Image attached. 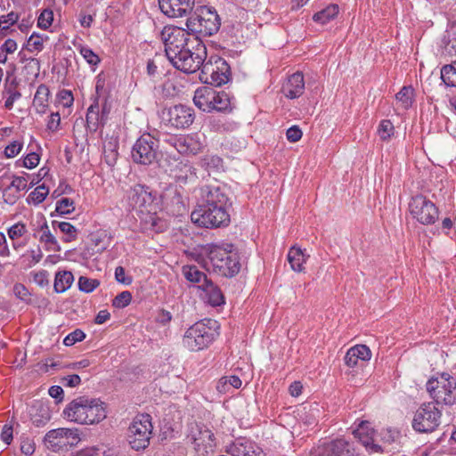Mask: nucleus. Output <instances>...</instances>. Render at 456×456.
<instances>
[{"label":"nucleus","mask_w":456,"mask_h":456,"mask_svg":"<svg viewBox=\"0 0 456 456\" xmlns=\"http://www.w3.org/2000/svg\"><path fill=\"white\" fill-rule=\"evenodd\" d=\"M165 53L173 66L184 72L194 73L200 69V79L215 86L226 84L231 76L230 66L219 56L207 58V48L198 37H190L184 29L173 27L162 31Z\"/></svg>","instance_id":"1"},{"label":"nucleus","mask_w":456,"mask_h":456,"mask_svg":"<svg viewBox=\"0 0 456 456\" xmlns=\"http://www.w3.org/2000/svg\"><path fill=\"white\" fill-rule=\"evenodd\" d=\"M231 208L232 201L224 186L206 184L200 189V202L191 212V219L202 228L226 227L231 222Z\"/></svg>","instance_id":"2"},{"label":"nucleus","mask_w":456,"mask_h":456,"mask_svg":"<svg viewBox=\"0 0 456 456\" xmlns=\"http://www.w3.org/2000/svg\"><path fill=\"white\" fill-rule=\"evenodd\" d=\"M63 413L70 421L84 425L99 423L107 416L104 403L100 399L87 396H79L72 400Z\"/></svg>","instance_id":"3"},{"label":"nucleus","mask_w":456,"mask_h":456,"mask_svg":"<svg viewBox=\"0 0 456 456\" xmlns=\"http://www.w3.org/2000/svg\"><path fill=\"white\" fill-rule=\"evenodd\" d=\"M221 21L216 11L207 5L198 6L187 19L186 27L191 34L210 37L220 28Z\"/></svg>","instance_id":"4"},{"label":"nucleus","mask_w":456,"mask_h":456,"mask_svg":"<svg viewBox=\"0 0 456 456\" xmlns=\"http://www.w3.org/2000/svg\"><path fill=\"white\" fill-rule=\"evenodd\" d=\"M210 319L194 323L184 333L183 338V346L192 352H197L208 346L214 340L215 331L210 324Z\"/></svg>","instance_id":"5"},{"label":"nucleus","mask_w":456,"mask_h":456,"mask_svg":"<svg viewBox=\"0 0 456 456\" xmlns=\"http://www.w3.org/2000/svg\"><path fill=\"white\" fill-rule=\"evenodd\" d=\"M133 160L141 165H151L159 160L161 151L159 142L149 133L142 134L132 148Z\"/></svg>","instance_id":"6"},{"label":"nucleus","mask_w":456,"mask_h":456,"mask_svg":"<svg viewBox=\"0 0 456 456\" xmlns=\"http://www.w3.org/2000/svg\"><path fill=\"white\" fill-rule=\"evenodd\" d=\"M208 259L214 271L223 276L232 277L237 274L240 268L237 253L219 246L211 248Z\"/></svg>","instance_id":"7"},{"label":"nucleus","mask_w":456,"mask_h":456,"mask_svg":"<svg viewBox=\"0 0 456 456\" xmlns=\"http://www.w3.org/2000/svg\"><path fill=\"white\" fill-rule=\"evenodd\" d=\"M441 417L442 411L436 403H423L414 413L412 428L419 433H432L440 426Z\"/></svg>","instance_id":"8"},{"label":"nucleus","mask_w":456,"mask_h":456,"mask_svg":"<svg viewBox=\"0 0 456 456\" xmlns=\"http://www.w3.org/2000/svg\"><path fill=\"white\" fill-rule=\"evenodd\" d=\"M152 430L151 418L149 414L136 416L128 428L127 440L132 449L144 450L150 444Z\"/></svg>","instance_id":"9"},{"label":"nucleus","mask_w":456,"mask_h":456,"mask_svg":"<svg viewBox=\"0 0 456 456\" xmlns=\"http://www.w3.org/2000/svg\"><path fill=\"white\" fill-rule=\"evenodd\" d=\"M80 441L77 428H56L50 430L45 436V444L53 452H68Z\"/></svg>","instance_id":"10"},{"label":"nucleus","mask_w":456,"mask_h":456,"mask_svg":"<svg viewBox=\"0 0 456 456\" xmlns=\"http://www.w3.org/2000/svg\"><path fill=\"white\" fill-rule=\"evenodd\" d=\"M409 210L412 217L424 225L435 224L439 216L435 203L423 195H416L411 198Z\"/></svg>","instance_id":"11"},{"label":"nucleus","mask_w":456,"mask_h":456,"mask_svg":"<svg viewBox=\"0 0 456 456\" xmlns=\"http://www.w3.org/2000/svg\"><path fill=\"white\" fill-rule=\"evenodd\" d=\"M167 172L181 188L194 185L198 180L196 168L188 161L174 159L169 163Z\"/></svg>","instance_id":"12"},{"label":"nucleus","mask_w":456,"mask_h":456,"mask_svg":"<svg viewBox=\"0 0 456 456\" xmlns=\"http://www.w3.org/2000/svg\"><path fill=\"white\" fill-rule=\"evenodd\" d=\"M437 385L435 379H430L426 384V388L436 404L453 405L456 403V382H447Z\"/></svg>","instance_id":"13"},{"label":"nucleus","mask_w":456,"mask_h":456,"mask_svg":"<svg viewBox=\"0 0 456 456\" xmlns=\"http://www.w3.org/2000/svg\"><path fill=\"white\" fill-rule=\"evenodd\" d=\"M310 456H354L350 444L344 439H336L318 445Z\"/></svg>","instance_id":"14"},{"label":"nucleus","mask_w":456,"mask_h":456,"mask_svg":"<svg viewBox=\"0 0 456 456\" xmlns=\"http://www.w3.org/2000/svg\"><path fill=\"white\" fill-rule=\"evenodd\" d=\"M195 0H159L161 12L170 18L185 16L191 12Z\"/></svg>","instance_id":"15"},{"label":"nucleus","mask_w":456,"mask_h":456,"mask_svg":"<svg viewBox=\"0 0 456 456\" xmlns=\"http://www.w3.org/2000/svg\"><path fill=\"white\" fill-rule=\"evenodd\" d=\"M167 121L175 128L190 126L194 120V111L191 108L179 104L167 110Z\"/></svg>","instance_id":"16"},{"label":"nucleus","mask_w":456,"mask_h":456,"mask_svg":"<svg viewBox=\"0 0 456 456\" xmlns=\"http://www.w3.org/2000/svg\"><path fill=\"white\" fill-rule=\"evenodd\" d=\"M226 452L231 456H265L256 443L247 439L235 440Z\"/></svg>","instance_id":"17"},{"label":"nucleus","mask_w":456,"mask_h":456,"mask_svg":"<svg viewBox=\"0 0 456 456\" xmlns=\"http://www.w3.org/2000/svg\"><path fill=\"white\" fill-rule=\"evenodd\" d=\"M130 205L141 211L150 207L153 202V196L149 189L142 184H135L129 192Z\"/></svg>","instance_id":"18"},{"label":"nucleus","mask_w":456,"mask_h":456,"mask_svg":"<svg viewBox=\"0 0 456 456\" xmlns=\"http://www.w3.org/2000/svg\"><path fill=\"white\" fill-rule=\"evenodd\" d=\"M28 414L33 425L37 428L45 426L51 419V411L47 403L40 400L31 403Z\"/></svg>","instance_id":"19"},{"label":"nucleus","mask_w":456,"mask_h":456,"mask_svg":"<svg viewBox=\"0 0 456 456\" xmlns=\"http://www.w3.org/2000/svg\"><path fill=\"white\" fill-rule=\"evenodd\" d=\"M305 90L304 76L301 72L291 75L283 85L282 91L286 97L294 99L299 97Z\"/></svg>","instance_id":"20"},{"label":"nucleus","mask_w":456,"mask_h":456,"mask_svg":"<svg viewBox=\"0 0 456 456\" xmlns=\"http://www.w3.org/2000/svg\"><path fill=\"white\" fill-rule=\"evenodd\" d=\"M215 89L209 86L198 88L194 93L193 102L201 110L211 112V103L215 99Z\"/></svg>","instance_id":"21"},{"label":"nucleus","mask_w":456,"mask_h":456,"mask_svg":"<svg viewBox=\"0 0 456 456\" xmlns=\"http://www.w3.org/2000/svg\"><path fill=\"white\" fill-rule=\"evenodd\" d=\"M205 293L208 303L213 306H218L224 303V297L220 289L209 280L205 285H198Z\"/></svg>","instance_id":"22"},{"label":"nucleus","mask_w":456,"mask_h":456,"mask_svg":"<svg viewBox=\"0 0 456 456\" xmlns=\"http://www.w3.org/2000/svg\"><path fill=\"white\" fill-rule=\"evenodd\" d=\"M213 433L208 428H200L197 425L194 428H191V433L188 436V438L194 444L195 449L200 448V446L207 447L208 445L211 446V442L213 441Z\"/></svg>","instance_id":"23"},{"label":"nucleus","mask_w":456,"mask_h":456,"mask_svg":"<svg viewBox=\"0 0 456 456\" xmlns=\"http://www.w3.org/2000/svg\"><path fill=\"white\" fill-rule=\"evenodd\" d=\"M86 121V126L90 132H96L99 126L105 125V122L100 115V106L97 99H95L94 102L88 108Z\"/></svg>","instance_id":"24"},{"label":"nucleus","mask_w":456,"mask_h":456,"mask_svg":"<svg viewBox=\"0 0 456 456\" xmlns=\"http://www.w3.org/2000/svg\"><path fill=\"white\" fill-rule=\"evenodd\" d=\"M441 54L444 57L456 56V31L448 29L445 31L441 42Z\"/></svg>","instance_id":"25"},{"label":"nucleus","mask_w":456,"mask_h":456,"mask_svg":"<svg viewBox=\"0 0 456 456\" xmlns=\"http://www.w3.org/2000/svg\"><path fill=\"white\" fill-rule=\"evenodd\" d=\"M50 91L45 85H40L35 94L33 99V107L36 109L37 113H45L48 108Z\"/></svg>","instance_id":"26"},{"label":"nucleus","mask_w":456,"mask_h":456,"mask_svg":"<svg viewBox=\"0 0 456 456\" xmlns=\"http://www.w3.org/2000/svg\"><path fill=\"white\" fill-rule=\"evenodd\" d=\"M20 15L15 12H11L6 15L0 16V37H5L16 32L13 26L19 21Z\"/></svg>","instance_id":"27"},{"label":"nucleus","mask_w":456,"mask_h":456,"mask_svg":"<svg viewBox=\"0 0 456 456\" xmlns=\"http://www.w3.org/2000/svg\"><path fill=\"white\" fill-rule=\"evenodd\" d=\"M241 384L242 382L238 376H224L218 380L216 389L221 394H227L232 392L233 389L240 388Z\"/></svg>","instance_id":"28"},{"label":"nucleus","mask_w":456,"mask_h":456,"mask_svg":"<svg viewBox=\"0 0 456 456\" xmlns=\"http://www.w3.org/2000/svg\"><path fill=\"white\" fill-rule=\"evenodd\" d=\"M74 276L71 272L60 271L56 273L53 288L55 292L62 293L66 291L73 283Z\"/></svg>","instance_id":"29"},{"label":"nucleus","mask_w":456,"mask_h":456,"mask_svg":"<svg viewBox=\"0 0 456 456\" xmlns=\"http://www.w3.org/2000/svg\"><path fill=\"white\" fill-rule=\"evenodd\" d=\"M183 274L187 281L193 283H198V285H205L209 281L207 275L200 272L195 265L183 266Z\"/></svg>","instance_id":"30"},{"label":"nucleus","mask_w":456,"mask_h":456,"mask_svg":"<svg viewBox=\"0 0 456 456\" xmlns=\"http://www.w3.org/2000/svg\"><path fill=\"white\" fill-rule=\"evenodd\" d=\"M288 261L294 271L301 272L305 262V255L300 248L293 246L289 251Z\"/></svg>","instance_id":"31"},{"label":"nucleus","mask_w":456,"mask_h":456,"mask_svg":"<svg viewBox=\"0 0 456 456\" xmlns=\"http://www.w3.org/2000/svg\"><path fill=\"white\" fill-rule=\"evenodd\" d=\"M338 13V4H330L325 9L316 12L313 16V20L321 24H326L330 20H333Z\"/></svg>","instance_id":"32"},{"label":"nucleus","mask_w":456,"mask_h":456,"mask_svg":"<svg viewBox=\"0 0 456 456\" xmlns=\"http://www.w3.org/2000/svg\"><path fill=\"white\" fill-rule=\"evenodd\" d=\"M441 78L447 86H456V61L442 67Z\"/></svg>","instance_id":"33"},{"label":"nucleus","mask_w":456,"mask_h":456,"mask_svg":"<svg viewBox=\"0 0 456 456\" xmlns=\"http://www.w3.org/2000/svg\"><path fill=\"white\" fill-rule=\"evenodd\" d=\"M396 100L403 109L411 106L414 98V89L411 86H403L395 95Z\"/></svg>","instance_id":"34"},{"label":"nucleus","mask_w":456,"mask_h":456,"mask_svg":"<svg viewBox=\"0 0 456 456\" xmlns=\"http://www.w3.org/2000/svg\"><path fill=\"white\" fill-rule=\"evenodd\" d=\"M215 99L211 103V111H223L229 108L230 99L224 92H216L215 90Z\"/></svg>","instance_id":"35"},{"label":"nucleus","mask_w":456,"mask_h":456,"mask_svg":"<svg viewBox=\"0 0 456 456\" xmlns=\"http://www.w3.org/2000/svg\"><path fill=\"white\" fill-rule=\"evenodd\" d=\"M41 231H42V235H41L40 240L42 242H45L46 245L51 246V247H49L50 249H53L55 251H60L61 248H60L55 237L51 233L46 223L44 225H42Z\"/></svg>","instance_id":"36"},{"label":"nucleus","mask_w":456,"mask_h":456,"mask_svg":"<svg viewBox=\"0 0 456 456\" xmlns=\"http://www.w3.org/2000/svg\"><path fill=\"white\" fill-rule=\"evenodd\" d=\"M49 193V189L45 184L39 185L28 195V201L37 205L45 200Z\"/></svg>","instance_id":"37"},{"label":"nucleus","mask_w":456,"mask_h":456,"mask_svg":"<svg viewBox=\"0 0 456 456\" xmlns=\"http://www.w3.org/2000/svg\"><path fill=\"white\" fill-rule=\"evenodd\" d=\"M395 127L392 122L388 119H384L380 122L378 128V134L382 141H387L394 134Z\"/></svg>","instance_id":"38"},{"label":"nucleus","mask_w":456,"mask_h":456,"mask_svg":"<svg viewBox=\"0 0 456 456\" xmlns=\"http://www.w3.org/2000/svg\"><path fill=\"white\" fill-rule=\"evenodd\" d=\"M303 410L305 412L300 415V418L308 425L314 424L316 419L320 416V410L316 403L314 405H310L308 411H306L305 406Z\"/></svg>","instance_id":"39"},{"label":"nucleus","mask_w":456,"mask_h":456,"mask_svg":"<svg viewBox=\"0 0 456 456\" xmlns=\"http://www.w3.org/2000/svg\"><path fill=\"white\" fill-rule=\"evenodd\" d=\"M55 224H57L59 229L67 235V238L64 240L66 242L74 240L77 238V229L71 224L68 222H53V225Z\"/></svg>","instance_id":"40"},{"label":"nucleus","mask_w":456,"mask_h":456,"mask_svg":"<svg viewBox=\"0 0 456 456\" xmlns=\"http://www.w3.org/2000/svg\"><path fill=\"white\" fill-rule=\"evenodd\" d=\"M53 12L51 9H44L38 19H37V26L40 28L47 29L53 23Z\"/></svg>","instance_id":"41"},{"label":"nucleus","mask_w":456,"mask_h":456,"mask_svg":"<svg viewBox=\"0 0 456 456\" xmlns=\"http://www.w3.org/2000/svg\"><path fill=\"white\" fill-rule=\"evenodd\" d=\"M165 57L169 61L167 53L165 55L157 53L152 59L148 61L147 72L150 76H155L157 74L158 67L165 61Z\"/></svg>","instance_id":"42"},{"label":"nucleus","mask_w":456,"mask_h":456,"mask_svg":"<svg viewBox=\"0 0 456 456\" xmlns=\"http://www.w3.org/2000/svg\"><path fill=\"white\" fill-rule=\"evenodd\" d=\"M132 300V294L127 291H122L112 300V305L116 308H124L127 306Z\"/></svg>","instance_id":"43"},{"label":"nucleus","mask_w":456,"mask_h":456,"mask_svg":"<svg viewBox=\"0 0 456 456\" xmlns=\"http://www.w3.org/2000/svg\"><path fill=\"white\" fill-rule=\"evenodd\" d=\"M74 209V201L69 198H62L57 201L56 211L61 215L70 214Z\"/></svg>","instance_id":"44"},{"label":"nucleus","mask_w":456,"mask_h":456,"mask_svg":"<svg viewBox=\"0 0 456 456\" xmlns=\"http://www.w3.org/2000/svg\"><path fill=\"white\" fill-rule=\"evenodd\" d=\"M100 282L95 279L81 276L78 280V287L81 291L89 293L99 286Z\"/></svg>","instance_id":"45"},{"label":"nucleus","mask_w":456,"mask_h":456,"mask_svg":"<svg viewBox=\"0 0 456 456\" xmlns=\"http://www.w3.org/2000/svg\"><path fill=\"white\" fill-rule=\"evenodd\" d=\"M348 351H354L355 356L361 362H366L370 359L371 352L370 348L365 345H356L351 347Z\"/></svg>","instance_id":"46"},{"label":"nucleus","mask_w":456,"mask_h":456,"mask_svg":"<svg viewBox=\"0 0 456 456\" xmlns=\"http://www.w3.org/2000/svg\"><path fill=\"white\" fill-rule=\"evenodd\" d=\"M364 425H365V422L362 421L361 424L359 425L358 428L354 431V435L356 438L359 439V442L363 446H365L366 448H369V446H370V444H372L373 440L368 434L363 435Z\"/></svg>","instance_id":"47"},{"label":"nucleus","mask_w":456,"mask_h":456,"mask_svg":"<svg viewBox=\"0 0 456 456\" xmlns=\"http://www.w3.org/2000/svg\"><path fill=\"white\" fill-rule=\"evenodd\" d=\"M43 44H44V40L42 38L41 36L34 33L32 34L28 42H27V49L28 51L29 52H33V51H41L43 49Z\"/></svg>","instance_id":"48"},{"label":"nucleus","mask_w":456,"mask_h":456,"mask_svg":"<svg viewBox=\"0 0 456 456\" xmlns=\"http://www.w3.org/2000/svg\"><path fill=\"white\" fill-rule=\"evenodd\" d=\"M79 52L90 65H97L100 62L99 56L91 48L80 45Z\"/></svg>","instance_id":"49"},{"label":"nucleus","mask_w":456,"mask_h":456,"mask_svg":"<svg viewBox=\"0 0 456 456\" xmlns=\"http://www.w3.org/2000/svg\"><path fill=\"white\" fill-rule=\"evenodd\" d=\"M86 334L83 330L77 329L73 332L69 333L63 340V343L67 346H73L77 342L84 340Z\"/></svg>","instance_id":"50"},{"label":"nucleus","mask_w":456,"mask_h":456,"mask_svg":"<svg viewBox=\"0 0 456 456\" xmlns=\"http://www.w3.org/2000/svg\"><path fill=\"white\" fill-rule=\"evenodd\" d=\"M20 192L17 189H13L9 185L3 191V198L4 202L7 204H14L20 197Z\"/></svg>","instance_id":"51"},{"label":"nucleus","mask_w":456,"mask_h":456,"mask_svg":"<svg viewBox=\"0 0 456 456\" xmlns=\"http://www.w3.org/2000/svg\"><path fill=\"white\" fill-rule=\"evenodd\" d=\"M26 232H27L26 225L21 223H17L9 228L8 235H9L10 239L15 240V239H18V238H20L21 236H23Z\"/></svg>","instance_id":"52"},{"label":"nucleus","mask_w":456,"mask_h":456,"mask_svg":"<svg viewBox=\"0 0 456 456\" xmlns=\"http://www.w3.org/2000/svg\"><path fill=\"white\" fill-rule=\"evenodd\" d=\"M39 155L36 152L28 153L22 160V167L32 169L36 167L39 163Z\"/></svg>","instance_id":"53"},{"label":"nucleus","mask_w":456,"mask_h":456,"mask_svg":"<svg viewBox=\"0 0 456 456\" xmlns=\"http://www.w3.org/2000/svg\"><path fill=\"white\" fill-rule=\"evenodd\" d=\"M58 100L63 107H70L73 104L74 98L71 91L63 89L58 94Z\"/></svg>","instance_id":"54"},{"label":"nucleus","mask_w":456,"mask_h":456,"mask_svg":"<svg viewBox=\"0 0 456 456\" xmlns=\"http://www.w3.org/2000/svg\"><path fill=\"white\" fill-rule=\"evenodd\" d=\"M5 92L9 94V96L7 97V99H6L5 102H4V107L7 110H11L13 107L14 102L18 98H20L21 94H20V92L16 91L12 86H10L8 88H5Z\"/></svg>","instance_id":"55"},{"label":"nucleus","mask_w":456,"mask_h":456,"mask_svg":"<svg viewBox=\"0 0 456 456\" xmlns=\"http://www.w3.org/2000/svg\"><path fill=\"white\" fill-rule=\"evenodd\" d=\"M22 149V143L17 141L12 142L4 149V156L6 158H13L17 156Z\"/></svg>","instance_id":"56"},{"label":"nucleus","mask_w":456,"mask_h":456,"mask_svg":"<svg viewBox=\"0 0 456 456\" xmlns=\"http://www.w3.org/2000/svg\"><path fill=\"white\" fill-rule=\"evenodd\" d=\"M115 279L118 282L130 285L133 281V278L131 276L126 275L125 268L122 266H118L115 269Z\"/></svg>","instance_id":"57"},{"label":"nucleus","mask_w":456,"mask_h":456,"mask_svg":"<svg viewBox=\"0 0 456 456\" xmlns=\"http://www.w3.org/2000/svg\"><path fill=\"white\" fill-rule=\"evenodd\" d=\"M302 131L297 126H292L286 132L287 140L290 142H298L302 137Z\"/></svg>","instance_id":"58"},{"label":"nucleus","mask_w":456,"mask_h":456,"mask_svg":"<svg viewBox=\"0 0 456 456\" xmlns=\"http://www.w3.org/2000/svg\"><path fill=\"white\" fill-rule=\"evenodd\" d=\"M9 186L17 189L19 191L28 190L27 179L24 176L14 175Z\"/></svg>","instance_id":"59"},{"label":"nucleus","mask_w":456,"mask_h":456,"mask_svg":"<svg viewBox=\"0 0 456 456\" xmlns=\"http://www.w3.org/2000/svg\"><path fill=\"white\" fill-rule=\"evenodd\" d=\"M13 428L12 425L5 424L3 428L0 435V437L4 443L6 444H10L13 438Z\"/></svg>","instance_id":"60"},{"label":"nucleus","mask_w":456,"mask_h":456,"mask_svg":"<svg viewBox=\"0 0 456 456\" xmlns=\"http://www.w3.org/2000/svg\"><path fill=\"white\" fill-rule=\"evenodd\" d=\"M61 124V117L59 112L52 113L47 122V129L51 132H56Z\"/></svg>","instance_id":"61"},{"label":"nucleus","mask_w":456,"mask_h":456,"mask_svg":"<svg viewBox=\"0 0 456 456\" xmlns=\"http://www.w3.org/2000/svg\"><path fill=\"white\" fill-rule=\"evenodd\" d=\"M40 63L39 61L36 58L28 59L27 64L25 65V69L33 73L35 77H37L39 73Z\"/></svg>","instance_id":"62"},{"label":"nucleus","mask_w":456,"mask_h":456,"mask_svg":"<svg viewBox=\"0 0 456 456\" xmlns=\"http://www.w3.org/2000/svg\"><path fill=\"white\" fill-rule=\"evenodd\" d=\"M13 293L17 297L22 300H26L29 296L28 290L20 283H17L13 286Z\"/></svg>","instance_id":"63"},{"label":"nucleus","mask_w":456,"mask_h":456,"mask_svg":"<svg viewBox=\"0 0 456 456\" xmlns=\"http://www.w3.org/2000/svg\"><path fill=\"white\" fill-rule=\"evenodd\" d=\"M221 162V159L216 156H206L201 159L202 166L206 168H209L211 166L217 167Z\"/></svg>","instance_id":"64"}]
</instances>
